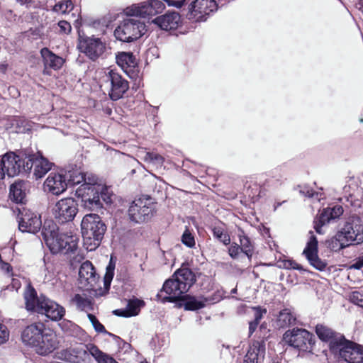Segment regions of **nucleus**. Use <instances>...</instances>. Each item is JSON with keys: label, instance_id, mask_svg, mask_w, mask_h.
<instances>
[{"label": "nucleus", "instance_id": "f257e3e1", "mask_svg": "<svg viewBox=\"0 0 363 363\" xmlns=\"http://www.w3.org/2000/svg\"><path fill=\"white\" fill-rule=\"evenodd\" d=\"M89 184H82L75 189L74 195L80 199L81 206L88 211L103 208V202L111 203L113 193L106 185L99 182L98 177L88 179Z\"/></svg>", "mask_w": 363, "mask_h": 363}, {"label": "nucleus", "instance_id": "f03ea898", "mask_svg": "<svg viewBox=\"0 0 363 363\" xmlns=\"http://www.w3.org/2000/svg\"><path fill=\"white\" fill-rule=\"evenodd\" d=\"M41 234L46 245L53 254H67L75 251L77 248V238L60 233L57 225L52 221L44 223Z\"/></svg>", "mask_w": 363, "mask_h": 363}, {"label": "nucleus", "instance_id": "7ed1b4c3", "mask_svg": "<svg viewBox=\"0 0 363 363\" xmlns=\"http://www.w3.org/2000/svg\"><path fill=\"white\" fill-rule=\"evenodd\" d=\"M26 308L29 311L44 314L53 321H57L65 315V308L45 296H37L35 290L28 286L24 292Z\"/></svg>", "mask_w": 363, "mask_h": 363}, {"label": "nucleus", "instance_id": "20e7f679", "mask_svg": "<svg viewBox=\"0 0 363 363\" xmlns=\"http://www.w3.org/2000/svg\"><path fill=\"white\" fill-rule=\"evenodd\" d=\"M81 228L85 247L88 251L94 250L99 246L106 232L105 223L99 215L90 213L84 216Z\"/></svg>", "mask_w": 363, "mask_h": 363}, {"label": "nucleus", "instance_id": "39448f33", "mask_svg": "<svg viewBox=\"0 0 363 363\" xmlns=\"http://www.w3.org/2000/svg\"><path fill=\"white\" fill-rule=\"evenodd\" d=\"M334 244L339 245L340 249H343L357 242L363 241V225L359 218H352L347 222L335 238Z\"/></svg>", "mask_w": 363, "mask_h": 363}, {"label": "nucleus", "instance_id": "423d86ee", "mask_svg": "<svg viewBox=\"0 0 363 363\" xmlns=\"http://www.w3.org/2000/svg\"><path fill=\"white\" fill-rule=\"evenodd\" d=\"M156 211L155 203L150 197L143 196L132 202L128 216L133 222L140 223L150 220Z\"/></svg>", "mask_w": 363, "mask_h": 363}, {"label": "nucleus", "instance_id": "0eeeda50", "mask_svg": "<svg viewBox=\"0 0 363 363\" xmlns=\"http://www.w3.org/2000/svg\"><path fill=\"white\" fill-rule=\"evenodd\" d=\"M101 354L97 346L92 343L79 345L68 348L61 352V357L71 363H91V357L95 359L97 354Z\"/></svg>", "mask_w": 363, "mask_h": 363}, {"label": "nucleus", "instance_id": "6e6552de", "mask_svg": "<svg viewBox=\"0 0 363 363\" xmlns=\"http://www.w3.org/2000/svg\"><path fill=\"white\" fill-rule=\"evenodd\" d=\"M145 30L143 22L136 18H127L115 29L114 35L121 41L131 42L140 38Z\"/></svg>", "mask_w": 363, "mask_h": 363}, {"label": "nucleus", "instance_id": "1a4fd4ad", "mask_svg": "<svg viewBox=\"0 0 363 363\" xmlns=\"http://www.w3.org/2000/svg\"><path fill=\"white\" fill-rule=\"evenodd\" d=\"M283 341L288 345L301 351H306L315 343L312 333L303 328H294L286 330L283 335Z\"/></svg>", "mask_w": 363, "mask_h": 363}, {"label": "nucleus", "instance_id": "9d476101", "mask_svg": "<svg viewBox=\"0 0 363 363\" xmlns=\"http://www.w3.org/2000/svg\"><path fill=\"white\" fill-rule=\"evenodd\" d=\"M103 81L108 86V95L113 101L122 98L129 89V84L114 69H107L102 77Z\"/></svg>", "mask_w": 363, "mask_h": 363}, {"label": "nucleus", "instance_id": "9b49d317", "mask_svg": "<svg viewBox=\"0 0 363 363\" xmlns=\"http://www.w3.org/2000/svg\"><path fill=\"white\" fill-rule=\"evenodd\" d=\"M52 211L58 223H65L74 218L78 212V205L74 199L64 198L55 204Z\"/></svg>", "mask_w": 363, "mask_h": 363}, {"label": "nucleus", "instance_id": "f8f14e48", "mask_svg": "<svg viewBox=\"0 0 363 363\" xmlns=\"http://www.w3.org/2000/svg\"><path fill=\"white\" fill-rule=\"evenodd\" d=\"M52 165L51 162L38 152L25 157L23 170L24 173H28L33 167V176L38 179L44 177L51 169Z\"/></svg>", "mask_w": 363, "mask_h": 363}, {"label": "nucleus", "instance_id": "ddd939ff", "mask_svg": "<svg viewBox=\"0 0 363 363\" xmlns=\"http://www.w3.org/2000/svg\"><path fill=\"white\" fill-rule=\"evenodd\" d=\"M77 48L80 52L84 53L89 59L95 61L104 53L106 45L99 38L80 36Z\"/></svg>", "mask_w": 363, "mask_h": 363}, {"label": "nucleus", "instance_id": "4468645a", "mask_svg": "<svg viewBox=\"0 0 363 363\" xmlns=\"http://www.w3.org/2000/svg\"><path fill=\"white\" fill-rule=\"evenodd\" d=\"M23 159L13 152L0 157V179L6 175L12 177L23 172Z\"/></svg>", "mask_w": 363, "mask_h": 363}, {"label": "nucleus", "instance_id": "2eb2a0df", "mask_svg": "<svg viewBox=\"0 0 363 363\" xmlns=\"http://www.w3.org/2000/svg\"><path fill=\"white\" fill-rule=\"evenodd\" d=\"M217 7L215 0H195L189 6L187 18L194 22L205 21L211 13L217 10Z\"/></svg>", "mask_w": 363, "mask_h": 363}, {"label": "nucleus", "instance_id": "dca6fc26", "mask_svg": "<svg viewBox=\"0 0 363 363\" xmlns=\"http://www.w3.org/2000/svg\"><path fill=\"white\" fill-rule=\"evenodd\" d=\"M337 350L340 357L348 363H363V346L360 345L344 337Z\"/></svg>", "mask_w": 363, "mask_h": 363}, {"label": "nucleus", "instance_id": "f3484780", "mask_svg": "<svg viewBox=\"0 0 363 363\" xmlns=\"http://www.w3.org/2000/svg\"><path fill=\"white\" fill-rule=\"evenodd\" d=\"M318 243L317 238L313 232L310 231L309 238L303 254L312 267L319 271H323L325 269L327 263L322 260L318 255Z\"/></svg>", "mask_w": 363, "mask_h": 363}, {"label": "nucleus", "instance_id": "a211bd4d", "mask_svg": "<svg viewBox=\"0 0 363 363\" xmlns=\"http://www.w3.org/2000/svg\"><path fill=\"white\" fill-rule=\"evenodd\" d=\"M21 217L18 220V228L21 232L36 233L42 227L40 216L30 210H21Z\"/></svg>", "mask_w": 363, "mask_h": 363}, {"label": "nucleus", "instance_id": "6ab92c4d", "mask_svg": "<svg viewBox=\"0 0 363 363\" xmlns=\"http://www.w3.org/2000/svg\"><path fill=\"white\" fill-rule=\"evenodd\" d=\"M67 188L65 177L60 173L51 172L44 182V189L53 195L62 194Z\"/></svg>", "mask_w": 363, "mask_h": 363}, {"label": "nucleus", "instance_id": "aec40b11", "mask_svg": "<svg viewBox=\"0 0 363 363\" xmlns=\"http://www.w3.org/2000/svg\"><path fill=\"white\" fill-rule=\"evenodd\" d=\"M57 345L58 341L56 334L53 331L47 329L38 340L35 347V350L40 355H46L54 351Z\"/></svg>", "mask_w": 363, "mask_h": 363}, {"label": "nucleus", "instance_id": "412c9836", "mask_svg": "<svg viewBox=\"0 0 363 363\" xmlns=\"http://www.w3.org/2000/svg\"><path fill=\"white\" fill-rule=\"evenodd\" d=\"M315 333L320 340L330 343V348L333 350H337L344 338L343 335L337 333L330 328L323 324H318L316 325Z\"/></svg>", "mask_w": 363, "mask_h": 363}, {"label": "nucleus", "instance_id": "4be33fe9", "mask_svg": "<svg viewBox=\"0 0 363 363\" xmlns=\"http://www.w3.org/2000/svg\"><path fill=\"white\" fill-rule=\"evenodd\" d=\"M47 329L42 323H36L27 326L23 331V342L35 348L43 332Z\"/></svg>", "mask_w": 363, "mask_h": 363}, {"label": "nucleus", "instance_id": "5701e85b", "mask_svg": "<svg viewBox=\"0 0 363 363\" xmlns=\"http://www.w3.org/2000/svg\"><path fill=\"white\" fill-rule=\"evenodd\" d=\"M162 291L165 292L168 295V296L164 298V300H168L172 302L182 299L184 294L186 293L183 287L182 288V285L173 277L164 282Z\"/></svg>", "mask_w": 363, "mask_h": 363}, {"label": "nucleus", "instance_id": "b1692460", "mask_svg": "<svg viewBox=\"0 0 363 363\" xmlns=\"http://www.w3.org/2000/svg\"><path fill=\"white\" fill-rule=\"evenodd\" d=\"M181 21L180 16L177 12H170L162 15L152 20V23L164 30H170L177 28Z\"/></svg>", "mask_w": 363, "mask_h": 363}, {"label": "nucleus", "instance_id": "393cba45", "mask_svg": "<svg viewBox=\"0 0 363 363\" xmlns=\"http://www.w3.org/2000/svg\"><path fill=\"white\" fill-rule=\"evenodd\" d=\"M343 213V208L341 206L337 205L332 208L328 207L322 211L319 217V223H315V229L319 234L321 233V226L329 223L332 220L339 218Z\"/></svg>", "mask_w": 363, "mask_h": 363}, {"label": "nucleus", "instance_id": "a878e982", "mask_svg": "<svg viewBox=\"0 0 363 363\" xmlns=\"http://www.w3.org/2000/svg\"><path fill=\"white\" fill-rule=\"evenodd\" d=\"M173 277L182 285V288L187 292L190 287L196 282L195 274L186 267H182L177 270L172 275Z\"/></svg>", "mask_w": 363, "mask_h": 363}, {"label": "nucleus", "instance_id": "bb28decb", "mask_svg": "<svg viewBox=\"0 0 363 363\" xmlns=\"http://www.w3.org/2000/svg\"><path fill=\"white\" fill-rule=\"evenodd\" d=\"M40 55L43 58L45 69L51 68L57 70L62 67L65 62L62 57L55 55L47 48L41 49Z\"/></svg>", "mask_w": 363, "mask_h": 363}, {"label": "nucleus", "instance_id": "cd10ccee", "mask_svg": "<svg viewBox=\"0 0 363 363\" xmlns=\"http://www.w3.org/2000/svg\"><path fill=\"white\" fill-rule=\"evenodd\" d=\"M126 13L129 16L146 18L154 16L149 1L133 4L126 9Z\"/></svg>", "mask_w": 363, "mask_h": 363}, {"label": "nucleus", "instance_id": "c85d7f7f", "mask_svg": "<svg viewBox=\"0 0 363 363\" xmlns=\"http://www.w3.org/2000/svg\"><path fill=\"white\" fill-rule=\"evenodd\" d=\"M91 177H97L96 175L91 173H84L79 169H73L72 171H69L67 174V186L71 185H78L82 184H89L88 179H91Z\"/></svg>", "mask_w": 363, "mask_h": 363}, {"label": "nucleus", "instance_id": "c756f323", "mask_svg": "<svg viewBox=\"0 0 363 363\" xmlns=\"http://www.w3.org/2000/svg\"><path fill=\"white\" fill-rule=\"evenodd\" d=\"M264 345L257 342L248 350L243 363H257L259 358L264 357Z\"/></svg>", "mask_w": 363, "mask_h": 363}, {"label": "nucleus", "instance_id": "7c9ffc66", "mask_svg": "<svg viewBox=\"0 0 363 363\" xmlns=\"http://www.w3.org/2000/svg\"><path fill=\"white\" fill-rule=\"evenodd\" d=\"M27 182L16 181L10 187V198L16 203H23L26 197Z\"/></svg>", "mask_w": 363, "mask_h": 363}, {"label": "nucleus", "instance_id": "2f4dec72", "mask_svg": "<svg viewBox=\"0 0 363 363\" xmlns=\"http://www.w3.org/2000/svg\"><path fill=\"white\" fill-rule=\"evenodd\" d=\"M79 276L82 281L84 280L91 284L93 282H96V274L91 262L86 261L82 264L79 271Z\"/></svg>", "mask_w": 363, "mask_h": 363}, {"label": "nucleus", "instance_id": "473e14b6", "mask_svg": "<svg viewBox=\"0 0 363 363\" xmlns=\"http://www.w3.org/2000/svg\"><path fill=\"white\" fill-rule=\"evenodd\" d=\"M143 301L135 299L129 301L127 307L124 310H116L114 313L120 316L130 317L138 314L140 308L143 306Z\"/></svg>", "mask_w": 363, "mask_h": 363}, {"label": "nucleus", "instance_id": "72a5a7b5", "mask_svg": "<svg viewBox=\"0 0 363 363\" xmlns=\"http://www.w3.org/2000/svg\"><path fill=\"white\" fill-rule=\"evenodd\" d=\"M296 316L290 309L285 308L279 312L277 318V325L281 328L289 327L295 324Z\"/></svg>", "mask_w": 363, "mask_h": 363}, {"label": "nucleus", "instance_id": "f704fd0d", "mask_svg": "<svg viewBox=\"0 0 363 363\" xmlns=\"http://www.w3.org/2000/svg\"><path fill=\"white\" fill-rule=\"evenodd\" d=\"M116 62L124 71L136 65L135 59L130 52H121L116 56Z\"/></svg>", "mask_w": 363, "mask_h": 363}, {"label": "nucleus", "instance_id": "c9c22d12", "mask_svg": "<svg viewBox=\"0 0 363 363\" xmlns=\"http://www.w3.org/2000/svg\"><path fill=\"white\" fill-rule=\"evenodd\" d=\"M238 237L242 252L245 253L248 258H250L252 255L253 247L250 238L247 237L242 230H240V233L238 234Z\"/></svg>", "mask_w": 363, "mask_h": 363}, {"label": "nucleus", "instance_id": "e433bc0d", "mask_svg": "<svg viewBox=\"0 0 363 363\" xmlns=\"http://www.w3.org/2000/svg\"><path fill=\"white\" fill-rule=\"evenodd\" d=\"M73 9L74 4L71 0H64L55 4L52 10L57 13L65 14Z\"/></svg>", "mask_w": 363, "mask_h": 363}, {"label": "nucleus", "instance_id": "4c0bfd02", "mask_svg": "<svg viewBox=\"0 0 363 363\" xmlns=\"http://www.w3.org/2000/svg\"><path fill=\"white\" fill-rule=\"evenodd\" d=\"M72 301L74 303L79 310L86 311L91 308V303L86 296L75 294Z\"/></svg>", "mask_w": 363, "mask_h": 363}, {"label": "nucleus", "instance_id": "58836bf2", "mask_svg": "<svg viewBox=\"0 0 363 363\" xmlns=\"http://www.w3.org/2000/svg\"><path fill=\"white\" fill-rule=\"evenodd\" d=\"M143 158L145 162L156 166H161L164 162L163 157L155 152H145Z\"/></svg>", "mask_w": 363, "mask_h": 363}, {"label": "nucleus", "instance_id": "ea45409f", "mask_svg": "<svg viewBox=\"0 0 363 363\" xmlns=\"http://www.w3.org/2000/svg\"><path fill=\"white\" fill-rule=\"evenodd\" d=\"M206 299H198L195 297H190L184 304L186 310L195 311L205 306Z\"/></svg>", "mask_w": 363, "mask_h": 363}, {"label": "nucleus", "instance_id": "a19ab883", "mask_svg": "<svg viewBox=\"0 0 363 363\" xmlns=\"http://www.w3.org/2000/svg\"><path fill=\"white\" fill-rule=\"evenodd\" d=\"M213 236L217 238L220 242L227 245L230 243V238L226 231L222 228L215 227L213 229Z\"/></svg>", "mask_w": 363, "mask_h": 363}, {"label": "nucleus", "instance_id": "79ce46f5", "mask_svg": "<svg viewBox=\"0 0 363 363\" xmlns=\"http://www.w3.org/2000/svg\"><path fill=\"white\" fill-rule=\"evenodd\" d=\"M114 265L112 264L111 261L106 267V272L104 276V285L108 287L114 276Z\"/></svg>", "mask_w": 363, "mask_h": 363}, {"label": "nucleus", "instance_id": "37998d69", "mask_svg": "<svg viewBox=\"0 0 363 363\" xmlns=\"http://www.w3.org/2000/svg\"><path fill=\"white\" fill-rule=\"evenodd\" d=\"M182 242L189 247H193L195 245L194 237L189 230L186 229L184 232L182 236Z\"/></svg>", "mask_w": 363, "mask_h": 363}, {"label": "nucleus", "instance_id": "c03bdc74", "mask_svg": "<svg viewBox=\"0 0 363 363\" xmlns=\"http://www.w3.org/2000/svg\"><path fill=\"white\" fill-rule=\"evenodd\" d=\"M87 316L90 322L92 323V325L94 326L96 331L99 333L106 332L104 326L97 320L95 315L89 313Z\"/></svg>", "mask_w": 363, "mask_h": 363}, {"label": "nucleus", "instance_id": "a18cd8bd", "mask_svg": "<svg viewBox=\"0 0 363 363\" xmlns=\"http://www.w3.org/2000/svg\"><path fill=\"white\" fill-rule=\"evenodd\" d=\"M350 300L351 302L361 307H363V294L359 291H355L350 294Z\"/></svg>", "mask_w": 363, "mask_h": 363}, {"label": "nucleus", "instance_id": "49530a36", "mask_svg": "<svg viewBox=\"0 0 363 363\" xmlns=\"http://www.w3.org/2000/svg\"><path fill=\"white\" fill-rule=\"evenodd\" d=\"M100 353L97 354L96 361L98 363H118L113 357L104 353L100 350Z\"/></svg>", "mask_w": 363, "mask_h": 363}, {"label": "nucleus", "instance_id": "de8ad7c7", "mask_svg": "<svg viewBox=\"0 0 363 363\" xmlns=\"http://www.w3.org/2000/svg\"><path fill=\"white\" fill-rule=\"evenodd\" d=\"M241 249L242 248L239 245L235 242L233 243L228 249L229 255L233 259L237 258L242 252Z\"/></svg>", "mask_w": 363, "mask_h": 363}, {"label": "nucleus", "instance_id": "09e8293b", "mask_svg": "<svg viewBox=\"0 0 363 363\" xmlns=\"http://www.w3.org/2000/svg\"><path fill=\"white\" fill-rule=\"evenodd\" d=\"M58 26L60 27V32L65 34H68L72 30V26L67 21H59Z\"/></svg>", "mask_w": 363, "mask_h": 363}, {"label": "nucleus", "instance_id": "8fccbe9b", "mask_svg": "<svg viewBox=\"0 0 363 363\" xmlns=\"http://www.w3.org/2000/svg\"><path fill=\"white\" fill-rule=\"evenodd\" d=\"M252 309L254 311V317H255V319L253 321L259 323L260 320L263 317V314L266 313L267 311H266V309H261L260 308H253Z\"/></svg>", "mask_w": 363, "mask_h": 363}, {"label": "nucleus", "instance_id": "3c124183", "mask_svg": "<svg viewBox=\"0 0 363 363\" xmlns=\"http://www.w3.org/2000/svg\"><path fill=\"white\" fill-rule=\"evenodd\" d=\"M284 267L288 269H298L300 271L303 269L301 264H298L297 262L293 260H286L284 262Z\"/></svg>", "mask_w": 363, "mask_h": 363}, {"label": "nucleus", "instance_id": "603ef678", "mask_svg": "<svg viewBox=\"0 0 363 363\" xmlns=\"http://www.w3.org/2000/svg\"><path fill=\"white\" fill-rule=\"evenodd\" d=\"M9 338V332L6 327L0 323V345L5 342Z\"/></svg>", "mask_w": 363, "mask_h": 363}, {"label": "nucleus", "instance_id": "864d4df0", "mask_svg": "<svg viewBox=\"0 0 363 363\" xmlns=\"http://www.w3.org/2000/svg\"><path fill=\"white\" fill-rule=\"evenodd\" d=\"M301 192L308 197L315 198L318 201L323 199L321 193L314 192L313 190H307L306 191H301Z\"/></svg>", "mask_w": 363, "mask_h": 363}, {"label": "nucleus", "instance_id": "5fc2aeb1", "mask_svg": "<svg viewBox=\"0 0 363 363\" xmlns=\"http://www.w3.org/2000/svg\"><path fill=\"white\" fill-rule=\"evenodd\" d=\"M186 0H168L167 4L170 6L181 8L185 3Z\"/></svg>", "mask_w": 363, "mask_h": 363}, {"label": "nucleus", "instance_id": "6e6d98bb", "mask_svg": "<svg viewBox=\"0 0 363 363\" xmlns=\"http://www.w3.org/2000/svg\"><path fill=\"white\" fill-rule=\"evenodd\" d=\"M21 287V282L18 279H12V282L10 286H8V289L12 290H18Z\"/></svg>", "mask_w": 363, "mask_h": 363}, {"label": "nucleus", "instance_id": "4d7b16f0", "mask_svg": "<svg viewBox=\"0 0 363 363\" xmlns=\"http://www.w3.org/2000/svg\"><path fill=\"white\" fill-rule=\"evenodd\" d=\"M258 324H259L258 323L255 322V321L250 322V323H249V336L252 335V333L256 330Z\"/></svg>", "mask_w": 363, "mask_h": 363}, {"label": "nucleus", "instance_id": "13d9d810", "mask_svg": "<svg viewBox=\"0 0 363 363\" xmlns=\"http://www.w3.org/2000/svg\"><path fill=\"white\" fill-rule=\"evenodd\" d=\"M0 267L2 270L6 272L8 274L10 273L11 268V266L8 263L1 262Z\"/></svg>", "mask_w": 363, "mask_h": 363}, {"label": "nucleus", "instance_id": "bf43d9fd", "mask_svg": "<svg viewBox=\"0 0 363 363\" xmlns=\"http://www.w3.org/2000/svg\"><path fill=\"white\" fill-rule=\"evenodd\" d=\"M363 267V259L357 260L353 265L352 267L357 269H359Z\"/></svg>", "mask_w": 363, "mask_h": 363}, {"label": "nucleus", "instance_id": "052dcab7", "mask_svg": "<svg viewBox=\"0 0 363 363\" xmlns=\"http://www.w3.org/2000/svg\"><path fill=\"white\" fill-rule=\"evenodd\" d=\"M21 4H25L29 1V0H16Z\"/></svg>", "mask_w": 363, "mask_h": 363}, {"label": "nucleus", "instance_id": "680f3d73", "mask_svg": "<svg viewBox=\"0 0 363 363\" xmlns=\"http://www.w3.org/2000/svg\"><path fill=\"white\" fill-rule=\"evenodd\" d=\"M9 90H10L11 91H16V93L18 94V91H17V90H16V89H15L14 87H10V88H9Z\"/></svg>", "mask_w": 363, "mask_h": 363}, {"label": "nucleus", "instance_id": "e2e57ef3", "mask_svg": "<svg viewBox=\"0 0 363 363\" xmlns=\"http://www.w3.org/2000/svg\"><path fill=\"white\" fill-rule=\"evenodd\" d=\"M235 291H236V289H233V290H232V293H235Z\"/></svg>", "mask_w": 363, "mask_h": 363}, {"label": "nucleus", "instance_id": "0e129e2a", "mask_svg": "<svg viewBox=\"0 0 363 363\" xmlns=\"http://www.w3.org/2000/svg\"><path fill=\"white\" fill-rule=\"evenodd\" d=\"M360 121H361V122H363V119H361V120H360Z\"/></svg>", "mask_w": 363, "mask_h": 363}, {"label": "nucleus", "instance_id": "69168bd1", "mask_svg": "<svg viewBox=\"0 0 363 363\" xmlns=\"http://www.w3.org/2000/svg\"><path fill=\"white\" fill-rule=\"evenodd\" d=\"M140 363H147V362H140Z\"/></svg>", "mask_w": 363, "mask_h": 363}, {"label": "nucleus", "instance_id": "338daca9", "mask_svg": "<svg viewBox=\"0 0 363 363\" xmlns=\"http://www.w3.org/2000/svg\"><path fill=\"white\" fill-rule=\"evenodd\" d=\"M274 363H279V362H274Z\"/></svg>", "mask_w": 363, "mask_h": 363}]
</instances>
